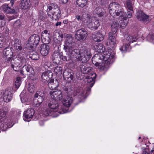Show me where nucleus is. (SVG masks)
Returning <instances> with one entry per match:
<instances>
[{
	"mask_svg": "<svg viewBox=\"0 0 154 154\" xmlns=\"http://www.w3.org/2000/svg\"><path fill=\"white\" fill-rule=\"evenodd\" d=\"M48 86L51 90L55 89L57 86V85L54 83V80L53 79H51L48 84Z\"/></svg>",
	"mask_w": 154,
	"mask_h": 154,
	"instance_id": "4c0bfd02",
	"label": "nucleus"
},
{
	"mask_svg": "<svg viewBox=\"0 0 154 154\" xmlns=\"http://www.w3.org/2000/svg\"><path fill=\"white\" fill-rule=\"evenodd\" d=\"M99 60L102 62H100L98 66V69L101 72H106L108 68V65L111 63V58H99Z\"/></svg>",
	"mask_w": 154,
	"mask_h": 154,
	"instance_id": "39448f33",
	"label": "nucleus"
},
{
	"mask_svg": "<svg viewBox=\"0 0 154 154\" xmlns=\"http://www.w3.org/2000/svg\"><path fill=\"white\" fill-rule=\"evenodd\" d=\"M39 19L41 20H42L45 18V14L42 11H40L39 13Z\"/></svg>",
	"mask_w": 154,
	"mask_h": 154,
	"instance_id": "3c124183",
	"label": "nucleus"
},
{
	"mask_svg": "<svg viewBox=\"0 0 154 154\" xmlns=\"http://www.w3.org/2000/svg\"><path fill=\"white\" fill-rule=\"evenodd\" d=\"M14 49L20 52L22 49L21 41L15 38L14 40Z\"/></svg>",
	"mask_w": 154,
	"mask_h": 154,
	"instance_id": "4be33fe9",
	"label": "nucleus"
},
{
	"mask_svg": "<svg viewBox=\"0 0 154 154\" xmlns=\"http://www.w3.org/2000/svg\"><path fill=\"white\" fill-rule=\"evenodd\" d=\"M93 13L94 14H97L98 17L103 16L104 14V12L103 10L99 7L96 8L94 10Z\"/></svg>",
	"mask_w": 154,
	"mask_h": 154,
	"instance_id": "c756f323",
	"label": "nucleus"
},
{
	"mask_svg": "<svg viewBox=\"0 0 154 154\" xmlns=\"http://www.w3.org/2000/svg\"><path fill=\"white\" fill-rule=\"evenodd\" d=\"M35 113L34 109L32 108H30L25 111L23 114V119L24 121H29V119L33 117Z\"/></svg>",
	"mask_w": 154,
	"mask_h": 154,
	"instance_id": "2eb2a0df",
	"label": "nucleus"
},
{
	"mask_svg": "<svg viewBox=\"0 0 154 154\" xmlns=\"http://www.w3.org/2000/svg\"><path fill=\"white\" fill-rule=\"evenodd\" d=\"M13 94L11 88H7L3 93V99L5 102L8 103L12 98Z\"/></svg>",
	"mask_w": 154,
	"mask_h": 154,
	"instance_id": "1a4fd4ad",
	"label": "nucleus"
},
{
	"mask_svg": "<svg viewBox=\"0 0 154 154\" xmlns=\"http://www.w3.org/2000/svg\"><path fill=\"white\" fill-rule=\"evenodd\" d=\"M88 0H76L77 4L79 7L83 8L87 4Z\"/></svg>",
	"mask_w": 154,
	"mask_h": 154,
	"instance_id": "e433bc0d",
	"label": "nucleus"
},
{
	"mask_svg": "<svg viewBox=\"0 0 154 154\" xmlns=\"http://www.w3.org/2000/svg\"><path fill=\"white\" fill-rule=\"evenodd\" d=\"M23 69H25L26 71L28 72H29L30 74L32 73V71H33L32 68L30 65H24L23 66Z\"/></svg>",
	"mask_w": 154,
	"mask_h": 154,
	"instance_id": "79ce46f5",
	"label": "nucleus"
},
{
	"mask_svg": "<svg viewBox=\"0 0 154 154\" xmlns=\"http://www.w3.org/2000/svg\"><path fill=\"white\" fill-rule=\"evenodd\" d=\"M80 69L81 72L83 74H88L90 72L92 68L84 65H81L80 66Z\"/></svg>",
	"mask_w": 154,
	"mask_h": 154,
	"instance_id": "a878e982",
	"label": "nucleus"
},
{
	"mask_svg": "<svg viewBox=\"0 0 154 154\" xmlns=\"http://www.w3.org/2000/svg\"><path fill=\"white\" fill-rule=\"evenodd\" d=\"M136 17L137 19L141 21L145 24H147L149 22V17L146 15L143 11H140L137 13Z\"/></svg>",
	"mask_w": 154,
	"mask_h": 154,
	"instance_id": "0eeeda50",
	"label": "nucleus"
},
{
	"mask_svg": "<svg viewBox=\"0 0 154 154\" xmlns=\"http://www.w3.org/2000/svg\"><path fill=\"white\" fill-rule=\"evenodd\" d=\"M51 99L56 100L57 101L61 100L62 98V94L60 90H57L50 92Z\"/></svg>",
	"mask_w": 154,
	"mask_h": 154,
	"instance_id": "f8f14e48",
	"label": "nucleus"
},
{
	"mask_svg": "<svg viewBox=\"0 0 154 154\" xmlns=\"http://www.w3.org/2000/svg\"><path fill=\"white\" fill-rule=\"evenodd\" d=\"M35 90V88L33 85H30L28 88L29 91L31 93L33 92Z\"/></svg>",
	"mask_w": 154,
	"mask_h": 154,
	"instance_id": "603ef678",
	"label": "nucleus"
},
{
	"mask_svg": "<svg viewBox=\"0 0 154 154\" xmlns=\"http://www.w3.org/2000/svg\"><path fill=\"white\" fill-rule=\"evenodd\" d=\"M21 83L20 78V77H17L15 82V88L18 89L20 87Z\"/></svg>",
	"mask_w": 154,
	"mask_h": 154,
	"instance_id": "49530a36",
	"label": "nucleus"
},
{
	"mask_svg": "<svg viewBox=\"0 0 154 154\" xmlns=\"http://www.w3.org/2000/svg\"><path fill=\"white\" fill-rule=\"evenodd\" d=\"M25 61L26 60L25 58H12L11 61V67L14 70L16 71V70L14 69V67H21L22 65L20 63Z\"/></svg>",
	"mask_w": 154,
	"mask_h": 154,
	"instance_id": "ddd939ff",
	"label": "nucleus"
},
{
	"mask_svg": "<svg viewBox=\"0 0 154 154\" xmlns=\"http://www.w3.org/2000/svg\"><path fill=\"white\" fill-rule=\"evenodd\" d=\"M59 102L53 99L50 98L48 102V107L51 109V111L54 112H57L60 114H63L65 113V110L63 106H59Z\"/></svg>",
	"mask_w": 154,
	"mask_h": 154,
	"instance_id": "20e7f679",
	"label": "nucleus"
},
{
	"mask_svg": "<svg viewBox=\"0 0 154 154\" xmlns=\"http://www.w3.org/2000/svg\"><path fill=\"white\" fill-rule=\"evenodd\" d=\"M63 69L60 66H57L55 68L54 72L56 75H60L62 74Z\"/></svg>",
	"mask_w": 154,
	"mask_h": 154,
	"instance_id": "ea45409f",
	"label": "nucleus"
},
{
	"mask_svg": "<svg viewBox=\"0 0 154 154\" xmlns=\"http://www.w3.org/2000/svg\"><path fill=\"white\" fill-rule=\"evenodd\" d=\"M2 8L3 11L6 14H11L15 12L14 10L11 8L7 4H4L2 6Z\"/></svg>",
	"mask_w": 154,
	"mask_h": 154,
	"instance_id": "b1692460",
	"label": "nucleus"
},
{
	"mask_svg": "<svg viewBox=\"0 0 154 154\" xmlns=\"http://www.w3.org/2000/svg\"><path fill=\"white\" fill-rule=\"evenodd\" d=\"M128 12L126 14V16H127V17L128 18H131L132 15V13L133 12V11H130L129 10H128Z\"/></svg>",
	"mask_w": 154,
	"mask_h": 154,
	"instance_id": "6e6d98bb",
	"label": "nucleus"
},
{
	"mask_svg": "<svg viewBox=\"0 0 154 154\" xmlns=\"http://www.w3.org/2000/svg\"><path fill=\"white\" fill-rule=\"evenodd\" d=\"M7 114V112L5 111L3 109H0V128H1L2 131L5 130L8 126L5 124H4L3 121H6V117Z\"/></svg>",
	"mask_w": 154,
	"mask_h": 154,
	"instance_id": "423d86ee",
	"label": "nucleus"
},
{
	"mask_svg": "<svg viewBox=\"0 0 154 154\" xmlns=\"http://www.w3.org/2000/svg\"><path fill=\"white\" fill-rule=\"evenodd\" d=\"M30 5V0H21L20 6L22 9L28 8Z\"/></svg>",
	"mask_w": 154,
	"mask_h": 154,
	"instance_id": "393cba45",
	"label": "nucleus"
},
{
	"mask_svg": "<svg viewBox=\"0 0 154 154\" xmlns=\"http://www.w3.org/2000/svg\"><path fill=\"white\" fill-rule=\"evenodd\" d=\"M147 39L149 41L154 44V32L149 34L147 36Z\"/></svg>",
	"mask_w": 154,
	"mask_h": 154,
	"instance_id": "c03bdc74",
	"label": "nucleus"
},
{
	"mask_svg": "<svg viewBox=\"0 0 154 154\" xmlns=\"http://www.w3.org/2000/svg\"><path fill=\"white\" fill-rule=\"evenodd\" d=\"M62 3L66 4V3L68 1V0H60Z\"/></svg>",
	"mask_w": 154,
	"mask_h": 154,
	"instance_id": "338daca9",
	"label": "nucleus"
},
{
	"mask_svg": "<svg viewBox=\"0 0 154 154\" xmlns=\"http://www.w3.org/2000/svg\"><path fill=\"white\" fill-rule=\"evenodd\" d=\"M69 22L68 21V20H63V23L64 24H68V26L69 25Z\"/></svg>",
	"mask_w": 154,
	"mask_h": 154,
	"instance_id": "69168bd1",
	"label": "nucleus"
},
{
	"mask_svg": "<svg viewBox=\"0 0 154 154\" xmlns=\"http://www.w3.org/2000/svg\"><path fill=\"white\" fill-rule=\"evenodd\" d=\"M97 49L99 50L100 51L102 50V52L103 51L104 49H104L105 48H104L103 46V45L101 44H99L98 45H97Z\"/></svg>",
	"mask_w": 154,
	"mask_h": 154,
	"instance_id": "4d7b16f0",
	"label": "nucleus"
},
{
	"mask_svg": "<svg viewBox=\"0 0 154 154\" xmlns=\"http://www.w3.org/2000/svg\"><path fill=\"white\" fill-rule=\"evenodd\" d=\"M63 57V53L58 51H54L53 54V58H62Z\"/></svg>",
	"mask_w": 154,
	"mask_h": 154,
	"instance_id": "a19ab883",
	"label": "nucleus"
},
{
	"mask_svg": "<svg viewBox=\"0 0 154 154\" xmlns=\"http://www.w3.org/2000/svg\"><path fill=\"white\" fill-rule=\"evenodd\" d=\"M73 73H70L69 75L64 77V78L68 82H70L73 78Z\"/></svg>",
	"mask_w": 154,
	"mask_h": 154,
	"instance_id": "de8ad7c7",
	"label": "nucleus"
},
{
	"mask_svg": "<svg viewBox=\"0 0 154 154\" xmlns=\"http://www.w3.org/2000/svg\"><path fill=\"white\" fill-rule=\"evenodd\" d=\"M50 35V32L47 30H45L42 32L41 38L45 44H48L49 43Z\"/></svg>",
	"mask_w": 154,
	"mask_h": 154,
	"instance_id": "f3484780",
	"label": "nucleus"
},
{
	"mask_svg": "<svg viewBox=\"0 0 154 154\" xmlns=\"http://www.w3.org/2000/svg\"><path fill=\"white\" fill-rule=\"evenodd\" d=\"M87 32L85 29L81 28L78 30L75 34V38L78 40H83L87 36Z\"/></svg>",
	"mask_w": 154,
	"mask_h": 154,
	"instance_id": "6e6552de",
	"label": "nucleus"
},
{
	"mask_svg": "<svg viewBox=\"0 0 154 154\" xmlns=\"http://www.w3.org/2000/svg\"><path fill=\"white\" fill-rule=\"evenodd\" d=\"M116 35L113 34L112 33H109V39L110 41L109 42L110 44L112 45V47H113L115 44L117 43V41L116 40L115 36Z\"/></svg>",
	"mask_w": 154,
	"mask_h": 154,
	"instance_id": "5701e85b",
	"label": "nucleus"
},
{
	"mask_svg": "<svg viewBox=\"0 0 154 154\" xmlns=\"http://www.w3.org/2000/svg\"><path fill=\"white\" fill-rule=\"evenodd\" d=\"M79 23L75 19L72 21H69V25L67 26L68 28L71 30H75L76 27L78 26Z\"/></svg>",
	"mask_w": 154,
	"mask_h": 154,
	"instance_id": "bb28decb",
	"label": "nucleus"
},
{
	"mask_svg": "<svg viewBox=\"0 0 154 154\" xmlns=\"http://www.w3.org/2000/svg\"><path fill=\"white\" fill-rule=\"evenodd\" d=\"M126 4L128 10L133 11V6L134 5L133 0H126Z\"/></svg>",
	"mask_w": 154,
	"mask_h": 154,
	"instance_id": "7c9ffc66",
	"label": "nucleus"
},
{
	"mask_svg": "<svg viewBox=\"0 0 154 154\" xmlns=\"http://www.w3.org/2000/svg\"><path fill=\"white\" fill-rule=\"evenodd\" d=\"M92 19L91 17L88 15L87 14L85 16H84L82 17V22L85 23V25H86L87 26L88 23H90Z\"/></svg>",
	"mask_w": 154,
	"mask_h": 154,
	"instance_id": "2f4dec72",
	"label": "nucleus"
},
{
	"mask_svg": "<svg viewBox=\"0 0 154 154\" xmlns=\"http://www.w3.org/2000/svg\"><path fill=\"white\" fill-rule=\"evenodd\" d=\"M4 57L6 58H12V57H14L13 55V53L12 51L11 48L9 47L5 48L3 52Z\"/></svg>",
	"mask_w": 154,
	"mask_h": 154,
	"instance_id": "412c9836",
	"label": "nucleus"
},
{
	"mask_svg": "<svg viewBox=\"0 0 154 154\" xmlns=\"http://www.w3.org/2000/svg\"><path fill=\"white\" fill-rule=\"evenodd\" d=\"M128 21L126 20H124L121 21L120 23V26L122 28H124L127 26L128 23Z\"/></svg>",
	"mask_w": 154,
	"mask_h": 154,
	"instance_id": "8fccbe9b",
	"label": "nucleus"
},
{
	"mask_svg": "<svg viewBox=\"0 0 154 154\" xmlns=\"http://www.w3.org/2000/svg\"><path fill=\"white\" fill-rule=\"evenodd\" d=\"M47 12L49 17L53 20H57L61 17V11L55 4L51 3L48 6Z\"/></svg>",
	"mask_w": 154,
	"mask_h": 154,
	"instance_id": "f03ea898",
	"label": "nucleus"
},
{
	"mask_svg": "<svg viewBox=\"0 0 154 154\" xmlns=\"http://www.w3.org/2000/svg\"><path fill=\"white\" fill-rule=\"evenodd\" d=\"M29 44L32 48L33 46L38 45L40 41V37L38 35L34 34L32 35L28 40Z\"/></svg>",
	"mask_w": 154,
	"mask_h": 154,
	"instance_id": "9b49d317",
	"label": "nucleus"
},
{
	"mask_svg": "<svg viewBox=\"0 0 154 154\" xmlns=\"http://www.w3.org/2000/svg\"><path fill=\"white\" fill-rule=\"evenodd\" d=\"M75 18L79 22L81 21V20L82 21V17H81L79 15H76L75 16Z\"/></svg>",
	"mask_w": 154,
	"mask_h": 154,
	"instance_id": "680f3d73",
	"label": "nucleus"
},
{
	"mask_svg": "<svg viewBox=\"0 0 154 154\" xmlns=\"http://www.w3.org/2000/svg\"><path fill=\"white\" fill-rule=\"evenodd\" d=\"M97 76L95 73L91 74L88 76L86 77L85 82L88 83V85L91 88L94 85L95 82V80Z\"/></svg>",
	"mask_w": 154,
	"mask_h": 154,
	"instance_id": "4468645a",
	"label": "nucleus"
},
{
	"mask_svg": "<svg viewBox=\"0 0 154 154\" xmlns=\"http://www.w3.org/2000/svg\"><path fill=\"white\" fill-rule=\"evenodd\" d=\"M45 98L34 97L33 100L34 104L37 107L39 106L42 103Z\"/></svg>",
	"mask_w": 154,
	"mask_h": 154,
	"instance_id": "473e14b6",
	"label": "nucleus"
},
{
	"mask_svg": "<svg viewBox=\"0 0 154 154\" xmlns=\"http://www.w3.org/2000/svg\"><path fill=\"white\" fill-rule=\"evenodd\" d=\"M131 48V47L130 46V44L128 43L121 46L120 48V50L122 52H123L125 51H129Z\"/></svg>",
	"mask_w": 154,
	"mask_h": 154,
	"instance_id": "f704fd0d",
	"label": "nucleus"
},
{
	"mask_svg": "<svg viewBox=\"0 0 154 154\" xmlns=\"http://www.w3.org/2000/svg\"><path fill=\"white\" fill-rule=\"evenodd\" d=\"M109 9L110 15L114 17L119 16L122 17L124 14V11L121 6L117 2L110 3L109 5Z\"/></svg>",
	"mask_w": 154,
	"mask_h": 154,
	"instance_id": "7ed1b4c3",
	"label": "nucleus"
},
{
	"mask_svg": "<svg viewBox=\"0 0 154 154\" xmlns=\"http://www.w3.org/2000/svg\"><path fill=\"white\" fill-rule=\"evenodd\" d=\"M52 73L50 71L43 72L41 76L42 82L44 83L47 82L49 81L50 78L52 77Z\"/></svg>",
	"mask_w": 154,
	"mask_h": 154,
	"instance_id": "a211bd4d",
	"label": "nucleus"
},
{
	"mask_svg": "<svg viewBox=\"0 0 154 154\" xmlns=\"http://www.w3.org/2000/svg\"><path fill=\"white\" fill-rule=\"evenodd\" d=\"M72 89V87L71 85L65 86L63 87V90L66 93H69L70 92Z\"/></svg>",
	"mask_w": 154,
	"mask_h": 154,
	"instance_id": "58836bf2",
	"label": "nucleus"
},
{
	"mask_svg": "<svg viewBox=\"0 0 154 154\" xmlns=\"http://www.w3.org/2000/svg\"><path fill=\"white\" fill-rule=\"evenodd\" d=\"M89 86L87 88L86 93L83 91L82 88H80L79 89L76 90L75 95H77L78 98H80L81 100L85 98L87 96L86 94L89 93L91 91V88L90 86Z\"/></svg>",
	"mask_w": 154,
	"mask_h": 154,
	"instance_id": "9d476101",
	"label": "nucleus"
},
{
	"mask_svg": "<svg viewBox=\"0 0 154 154\" xmlns=\"http://www.w3.org/2000/svg\"><path fill=\"white\" fill-rule=\"evenodd\" d=\"M45 94L42 91H36L34 95V97L36 98H45Z\"/></svg>",
	"mask_w": 154,
	"mask_h": 154,
	"instance_id": "c9c22d12",
	"label": "nucleus"
},
{
	"mask_svg": "<svg viewBox=\"0 0 154 154\" xmlns=\"http://www.w3.org/2000/svg\"><path fill=\"white\" fill-rule=\"evenodd\" d=\"M62 60L64 61H69V64L76 65L77 63L79 64V59L80 58H61Z\"/></svg>",
	"mask_w": 154,
	"mask_h": 154,
	"instance_id": "c85d7f7f",
	"label": "nucleus"
},
{
	"mask_svg": "<svg viewBox=\"0 0 154 154\" xmlns=\"http://www.w3.org/2000/svg\"><path fill=\"white\" fill-rule=\"evenodd\" d=\"M101 55L100 54H94L92 58H101V57L100 56Z\"/></svg>",
	"mask_w": 154,
	"mask_h": 154,
	"instance_id": "e2e57ef3",
	"label": "nucleus"
},
{
	"mask_svg": "<svg viewBox=\"0 0 154 154\" xmlns=\"http://www.w3.org/2000/svg\"><path fill=\"white\" fill-rule=\"evenodd\" d=\"M109 57L108 58H114L115 57V53L114 51H112L109 53ZM106 58H108V57Z\"/></svg>",
	"mask_w": 154,
	"mask_h": 154,
	"instance_id": "052dcab7",
	"label": "nucleus"
},
{
	"mask_svg": "<svg viewBox=\"0 0 154 154\" xmlns=\"http://www.w3.org/2000/svg\"><path fill=\"white\" fill-rule=\"evenodd\" d=\"M33 3H35V6L36 7L38 5L39 3V2L38 0H36L35 1V2L33 1Z\"/></svg>",
	"mask_w": 154,
	"mask_h": 154,
	"instance_id": "0e129e2a",
	"label": "nucleus"
},
{
	"mask_svg": "<svg viewBox=\"0 0 154 154\" xmlns=\"http://www.w3.org/2000/svg\"><path fill=\"white\" fill-rule=\"evenodd\" d=\"M6 41V39L4 36L0 34V48L4 47V45Z\"/></svg>",
	"mask_w": 154,
	"mask_h": 154,
	"instance_id": "37998d69",
	"label": "nucleus"
},
{
	"mask_svg": "<svg viewBox=\"0 0 154 154\" xmlns=\"http://www.w3.org/2000/svg\"><path fill=\"white\" fill-rule=\"evenodd\" d=\"M5 16L0 13V27H2L5 25Z\"/></svg>",
	"mask_w": 154,
	"mask_h": 154,
	"instance_id": "a18cd8bd",
	"label": "nucleus"
},
{
	"mask_svg": "<svg viewBox=\"0 0 154 154\" xmlns=\"http://www.w3.org/2000/svg\"><path fill=\"white\" fill-rule=\"evenodd\" d=\"M119 23L117 21H114L111 25V27L116 28L118 29Z\"/></svg>",
	"mask_w": 154,
	"mask_h": 154,
	"instance_id": "864d4df0",
	"label": "nucleus"
},
{
	"mask_svg": "<svg viewBox=\"0 0 154 154\" xmlns=\"http://www.w3.org/2000/svg\"><path fill=\"white\" fill-rule=\"evenodd\" d=\"M95 58H92L91 60L92 63L95 65V66H97L100 64V61H98V62H97L95 61Z\"/></svg>",
	"mask_w": 154,
	"mask_h": 154,
	"instance_id": "13d9d810",
	"label": "nucleus"
},
{
	"mask_svg": "<svg viewBox=\"0 0 154 154\" xmlns=\"http://www.w3.org/2000/svg\"><path fill=\"white\" fill-rule=\"evenodd\" d=\"M138 38L136 36L128 35L126 38L127 43H133L136 42Z\"/></svg>",
	"mask_w": 154,
	"mask_h": 154,
	"instance_id": "72a5a7b5",
	"label": "nucleus"
},
{
	"mask_svg": "<svg viewBox=\"0 0 154 154\" xmlns=\"http://www.w3.org/2000/svg\"><path fill=\"white\" fill-rule=\"evenodd\" d=\"M66 39L64 44L63 49L66 56L64 58H91V54L89 49L84 48L80 51L79 49L75 48V43L73 42L74 38L71 35H67Z\"/></svg>",
	"mask_w": 154,
	"mask_h": 154,
	"instance_id": "f257e3e1",
	"label": "nucleus"
},
{
	"mask_svg": "<svg viewBox=\"0 0 154 154\" xmlns=\"http://www.w3.org/2000/svg\"><path fill=\"white\" fill-rule=\"evenodd\" d=\"M71 72V70L70 69H66L63 72V77L69 75L70 73H72Z\"/></svg>",
	"mask_w": 154,
	"mask_h": 154,
	"instance_id": "09e8293b",
	"label": "nucleus"
},
{
	"mask_svg": "<svg viewBox=\"0 0 154 154\" xmlns=\"http://www.w3.org/2000/svg\"><path fill=\"white\" fill-rule=\"evenodd\" d=\"M49 49V47L48 45L42 44L40 46V53L43 56H46L48 54Z\"/></svg>",
	"mask_w": 154,
	"mask_h": 154,
	"instance_id": "6ab92c4d",
	"label": "nucleus"
},
{
	"mask_svg": "<svg viewBox=\"0 0 154 154\" xmlns=\"http://www.w3.org/2000/svg\"><path fill=\"white\" fill-rule=\"evenodd\" d=\"M73 101V99L72 97L67 96L64 98L63 99L62 102L63 105L60 106H63V108L65 110V112H66V110L65 109L64 106L67 107L69 106Z\"/></svg>",
	"mask_w": 154,
	"mask_h": 154,
	"instance_id": "dca6fc26",
	"label": "nucleus"
},
{
	"mask_svg": "<svg viewBox=\"0 0 154 154\" xmlns=\"http://www.w3.org/2000/svg\"><path fill=\"white\" fill-rule=\"evenodd\" d=\"M61 24V22L60 21L57 22L55 24V26H60Z\"/></svg>",
	"mask_w": 154,
	"mask_h": 154,
	"instance_id": "774afa93",
	"label": "nucleus"
},
{
	"mask_svg": "<svg viewBox=\"0 0 154 154\" xmlns=\"http://www.w3.org/2000/svg\"><path fill=\"white\" fill-rule=\"evenodd\" d=\"M89 58H80L79 59V63H86L89 60Z\"/></svg>",
	"mask_w": 154,
	"mask_h": 154,
	"instance_id": "5fc2aeb1",
	"label": "nucleus"
},
{
	"mask_svg": "<svg viewBox=\"0 0 154 154\" xmlns=\"http://www.w3.org/2000/svg\"><path fill=\"white\" fill-rule=\"evenodd\" d=\"M87 26L89 29L92 30L97 29L100 26V23L98 20H95L93 22L91 21L90 23H88Z\"/></svg>",
	"mask_w": 154,
	"mask_h": 154,
	"instance_id": "aec40b11",
	"label": "nucleus"
},
{
	"mask_svg": "<svg viewBox=\"0 0 154 154\" xmlns=\"http://www.w3.org/2000/svg\"><path fill=\"white\" fill-rule=\"evenodd\" d=\"M103 39V36L100 32H97L94 35L93 39L94 41L99 42L102 41Z\"/></svg>",
	"mask_w": 154,
	"mask_h": 154,
	"instance_id": "cd10ccee",
	"label": "nucleus"
},
{
	"mask_svg": "<svg viewBox=\"0 0 154 154\" xmlns=\"http://www.w3.org/2000/svg\"><path fill=\"white\" fill-rule=\"evenodd\" d=\"M118 29L116 28L111 27L112 32H110L109 33H112L113 34L116 35V32Z\"/></svg>",
	"mask_w": 154,
	"mask_h": 154,
	"instance_id": "bf43d9fd",
	"label": "nucleus"
}]
</instances>
